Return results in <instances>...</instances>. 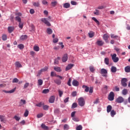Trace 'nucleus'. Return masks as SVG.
Returning a JSON list of instances; mask_svg holds the SVG:
<instances>
[{
  "instance_id": "69168bd1",
  "label": "nucleus",
  "mask_w": 130,
  "mask_h": 130,
  "mask_svg": "<svg viewBox=\"0 0 130 130\" xmlns=\"http://www.w3.org/2000/svg\"><path fill=\"white\" fill-rule=\"evenodd\" d=\"M53 43H57L58 42V39L55 38L53 40Z\"/></svg>"
},
{
  "instance_id": "4c0bfd02",
  "label": "nucleus",
  "mask_w": 130,
  "mask_h": 130,
  "mask_svg": "<svg viewBox=\"0 0 130 130\" xmlns=\"http://www.w3.org/2000/svg\"><path fill=\"white\" fill-rule=\"evenodd\" d=\"M43 105H44V103L40 102L39 104H37L36 105V106H37V107H41L42 106H43Z\"/></svg>"
},
{
  "instance_id": "cd10ccee",
  "label": "nucleus",
  "mask_w": 130,
  "mask_h": 130,
  "mask_svg": "<svg viewBox=\"0 0 130 130\" xmlns=\"http://www.w3.org/2000/svg\"><path fill=\"white\" fill-rule=\"evenodd\" d=\"M112 73H116L117 69L116 67L112 66L111 69Z\"/></svg>"
},
{
  "instance_id": "423d86ee",
  "label": "nucleus",
  "mask_w": 130,
  "mask_h": 130,
  "mask_svg": "<svg viewBox=\"0 0 130 130\" xmlns=\"http://www.w3.org/2000/svg\"><path fill=\"white\" fill-rule=\"evenodd\" d=\"M101 74L103 75V77H105V78L107 77V70L105 69H102L101 70Z\"/></svg>"
},
{
  "instance_id": "b1692460",
  "label": "nucleus",
  "mask_w": 130,
  "mask_h": 130,
  "mask_svg": "<svg viewBox=\"0 0 130 130\" xmlns=\"http://www.w3.org/2000/svg\"><path fill=\"white\" fill-rule=\"evenodd\" d=\"M96 44H98L99 46H102V45L104 44V42H103L102 41H98L96 42Z\"/></svg>"
},
{
  "instance_id": "58836bf2",
  "label": "nucleus",
  "mask_w": 130,
  "mask_h": 130,
  "mask_svg": "<svg viewBox=\"0 0 130 130\" xmlns=\"http://www.w3.org/2000/svg\"><path fill=\"white\" fill-rule=\"evenodd\" d=\"M29 115V111L28 110H25V112L24 113V116L25 117H27Z\"/></svg>"
},
{
  "instance_id": "a878e982",
  "label": "nucleus",
  "mask_w": 130,
  "mask_h": 130,
  "mask_svg": "<svg viewBox=\"0 0 130 130\" xmlns=\"http://www.w3.org/2000/svg\"><path fill=\"white\" fill-rule=\"evenodd\" d=\"M43 84V80L42 79H39L38 80V86H42Z\"/></svg>"
},
{
  "instance_id": "6e6552de",
  "label": "nucleus",
  "mask_w": 130,
  "mask_h": 130,
  "mask_svg": "<svg viewBox=\"0 0 130 130\" xmlns=\"http://www.w3.org/2000/svg\"><path fill=\"white\" fill-rule=\"evenodd\" d=\"M124 101V99L122 98V96H119L116 100V102L117 103H122Z\"/></svg>"
},
{
  "instance_id": "864d4df0",
  "label": "nucleus",
  "mask_w": 130,
  "mask_h": 130,
  "mask_svg": "<svg viewBox=\"0 0 130 130\" xmlns=\"http://www.w3.org/2000/svg\"><path fill=\"white\" fill-rule=\"evenodd\" d=\"M23 22L20 21V22H19V28H20V29H23Z\"/></svg>"
},
{
  "instance_id": "e2e57ef3",
  "label": "nucleus",
  "mask_w": 130,
  "mask_h": 130,
  "mask_svg": "<svg viewBox=\"0 0 130 130\" xmlns=\"http://www.w3.org/2000/svg\"><path fill=\"white\" fill-rule=\"evenodd\" d=\"M111 38L114 39V38H118V36H114V34H111Z\"/></svg>"
},
{
  "instance_id": "393cba45",
  "label": "nucleus",
  "mask_w": 130,
  "mask_h": 130,
  "mask_svg": "<svg viewBox=\"0 0 130 130\" xmlns=\"http://www.w3.org/2000/svg\"><path fill=\"white\" fill-rule=\"evenodd\" d=\"M88 35H89V37L90 38H92L94 37V35H95V32H94L93 31H90L88 33Z\"/></svg>"
},
{
  "instance_id": "7c9ffc66",
  "label": "nucleus",
  "mask_w": 130,
  "mask_h": 130,
  "mask_svg": "<svg viewBox=\"0 0 130 130\" xmlns=\"http://www.w3.org/2000/svg\"><path fill=\"white\" fill-rule=\"evenodd\" d=\"M59 96L60 98L62 97V95H63V91L61 90L60 89H59L58 90Z\"/></svg>"
},
{
  "instance_id": "603ef678",
  "label": "nucleus",
  "mask_w": 130,
  "mask_h": 130,
  "mask_svg": "<svg viewBox=\"0 0 130 130\" xmlns=\"http://www.w3.org/2000/svg\"><path fill=\"white\" fill-rule=\"evenodd\" d=\"M83 129V126L82 125H79L76 127V130H82Z\"/></svg>"
},
{
  "instance_id": "ea45409f",
  "label": "nucleus",
  "mask_w": 130,
  "mask_h": 130,
  "mask_svg": "<svg viewBox=\"0 0 130 130\" xmlns=\"http://www.w3.org/2000/svg\"><path fill=\"white\" fill-rule=\"evenodd\" d=\"M40 48L38 46H34V50H35V51H37L38 52L40 50Z\"/></svg>"
},
{
  "instance_id": "ddd939ff",
  "label": "nucleus",
  "mask_w": 130,
  "mask_h": 130,
  "mask_svg": "<svg viewBox=\"0 0 130 130\" xmlns=\"http://www.w3.org/2000/svg\"><path fill=\"white\" fill-rule=\"evenodd\" d=\"M55 100V97L53 95H52L49 100V103H54Z\"/></svg>"
},
{
  "instance_id": "09e8293b",
  "label": "nucleus",
  "mask_w": 130,
  "mask_h": 130,
  "mask_svg": "<svg viewBox=\"0 0 130 130\" xmlns=\"http://www.w3.org/2000/svg\"><path fill=\"white\" fill-rule=\"evenodd\" d=\"M33 6L34 7H39V6H40V4L39 3V2H34L33 3Z\"/></svg>"
},
{
  "instance_id": "6ab92c4d",
  "label": "nucleus",
  "mask_w": 130,
  "mask_h": 130,
  "mask_svg": "<svg viewBox=\"0 0 130 130\" xmlns=\"http://www.w3.org/2000/svg\"><path fill=\"white\" fill-rule=\"evenodd\" d=\"M15 67H16V68H22V64H21V63H20V62L19 61H16V62H15Z\"/></svg>"
},
{
  "instance_id": "4be33fe9",
  "label": "nucleus",
  "mask_w": 130,
  "mask_h": 130,
  "mask_svg": "<svg viewBox=\"0 0 130 130\" xmlns=\"http://www.w3.org/2000/svg\"><path fill=\"white\" fill-rule=\"evenodd\" d=\"M28 38V36L27 35H22L20 37V40H25Z\"/></svg>"
},
{
  "instance_id": "4468645a",
  "label": "nucleus",
  "mask_w": 130,
  "mask_h": 130,
  "mask_svg": "<svg viewBox=\"0 0 130 130\" xmlns=\"http://www.w3.org/2000/svg\"><path fill=\"white\" fill-rule=\"evenodd\" d=\"M112 106H111V105H108L107 107V112L108 113H109V112H111L112 111Z\"/></svg>"
},
{
  "instance_id": "13d9d810",
  "label": "nucleus",
  "mask_w": 130,
  "mask_h": 130,
  "mask_svg": "<svg viewBox=\"0 0 130 130\" xmlns=\"http://www.w3.org/2000/svg\"><path fill=\"white\" fill-rule=\"evenodd\" d=\"M19 79L18 78H14L13 79L12 83H18Z\"/></svg>"
},
{
  "instance_id": "c03bdc74",
  "label": "nucleus",
  "mask_w": 130,
  "mask_h": 130,
  "mask_svg": "<svg viewBox=\"0 0 130 130\" xmlns=\"http://www.w3.org/2000/svg\"><path fill=\"white\" fill-rule=\"evenodd\" d=\"M15 20H16V21H17V22H19V23L21 22V17L19 16H16L15 17Z\"/></svg>"
},
{
  "instance_id": "aec40b11",
  "label": "nucleus",
  "mask_w": 130,
  "mask_h": 130,
  "mask_svg": "<svg viewBox=\"0 0 130 130\" xmlns=\"http://www.w3.org/2000/svg\"><path fill=\"white\" fill-rule=\"evenodd\" d=\"M125 73H130V66H128L124 68Z\"/></svg>"
},
{
  "instance_id": "338daca9",
  "label": "nucleus",
  "mask_w": 130,
  "mask_h": 130,
  "mask_svg": "<svg viewBox=\"0 0 130 130\" xmlns=\"http://www.w3.org/2000/svg\"><path fill=\"white\" fill-rule=\"evenodd\" d=\"M29 12H30V14H31V15H33V14L35 13V11L34 10V9H31L29 10Z\"/></svg>"
},
{
  "instance_id": "9d476101",
  "label": "nucleus",
  "mask_w": 130,
  "mask_h": 130,
  "mask_svg": "<svg viewBox=\"0 0 130 130\" xmlns=\"http://www.w3.org/2000/svg\"><path fill=\"white\" fill-rule=\"evenodd\" d=\"M104 40H105V41L108 43V38H109V35H108V34H104L103 37Z\"/></svg>"
},
{
  "instance_id": "2f4dec72",
  "label": "nucleus",
  "mask_w": 130,
  "mask_h": 130,
  "mask_svg": "<svg viewBox=\"0 0 130 130\" xmlns=\"http://www.w3.org/2000/svg\"><path fill=\"white\" fill-rule=\"evenodd\" d=\"M128 92V91H127V89H124L122 91V94L123 95H126V94H127Z\"/></svg>"
},
{
  "instance_id": "a19ab883",
  "label": "nucleus",
  "mask_w": 130,
  "mask_h": 130,
  "mask_svg": "<svg viewBox=\"0 0 130 130\" xmlns=\"http://www.w3.org/2000/svg\"><path fill=\"white\" fill-rule=\"evenodd\" d=\"M47 32L49 35L52 34V29H51V28H48L47 29Z\"/></svg>"
},
{
  "instance_id": "3c124183",
  "label": "nucleus",
  "mask_w": 130,
  "mask_h": 130,
  "mask_svg": "<svg viewBox=\"0 0 130 130\" xmlns=\"http://www.w3.org/2000/svg\"><path fill=\"white\" fill-rule=\"evenodd\" d=\"M51 5L52 6V7H55V6H56V5H57V2L56 1H54L51 2Z\"/></svg>"
},
{
  "instance_id": "5701e85b",
  "label": "nucleus",
  "mask_w": 130,
  "mask_h": 130,
  "mask_svg": "<svg viewBox=\"0 0 130 130\" xmlns=\"http://www.w3.org/2000/svg\"><path fill=\"white\" fill-rule=\"evenodd\" d=\"M54 83L56 84L57 85H60L61 84V81L59 79H55L54 80Z\"/></svg>"
},
{
  "instance_id": "8fccbe9b",
  "label": "nucleus",
  "mask_w": 130,
  "mask_h": 130,
  "mask_svg": "<svg viewBox=\"0 0 130 130\" xmlns=\"http://www.w3.org/2000/svg\"><path fill=\"white\" fill-rule=\"evenodd\" d=\"M78 107V104L76 103H74L72 104V108H76Z\"/></svg>"
},
{
  "instance_id": "0eeeda50",
  "label": "nucleus",
  "mask_w": 130,
  "mask_h": 130,
  "mask_svg": "<svg viewBox=\"0 0 130 130\" xmlns=\"http://www.w3.org/2000/svg\"><path fill=\"white\" fill-rule=\"evenodd\" d=\"M108 100L110 101H113L114 100V92H111L108 96Z\"/></svg>"
},
{
  "instance_id": "1a4fd4ad",
  "label": "nucleus",
  "mask_w": 130,
  "mask_h": 130,
  "mask_svg": "<svg viewBox=\"0 0 130 130\" xmlns=\"http://www.w3.org/2000/svg\"><path fill=\"white\" fill-rule=\"evenodd\" d=\"M15 91H16V87L9 91L4 90H3V92L6 93V94H12V93H14Z\"/></svg>"
},
{
  "instance_id": "72a5a7b5",
  "label": "nucleus",
  "mask_w": 130,
  "mask_h": 130,
  "mask_svg": "<svg viewBox=\"0 0 130 130\" xmlns=\"http://www.w3.org/2000/svg\"><path fill=\"white\" fill-rule=\"evenodd\" d=\"M8 37L7 36V35L4 34L2 35V40H3V41H6Z\"/></svg>"
},
{
  "instance_id": "f257e3e1",
  "label": "nucleus",
  "mask_w": 130,
  "mask_h": 130,
  "mask_svg": "<svg viewBox=\"0 0 130 130\" xmlns=\"http://www.w3.org/2000/svg\"><path fill=\"white\" fill-rule=\"evenodd\" d=\"M82 88H84V90L85 92H89V93H90L92 94L93 93V87H90V88L87 86V85H83Z\"/></svg>"
},
{
  "instance_id": "412c9836",
  "label": "nucleus",
  "mask_w": 130,
  "mask_h": 130,
  "mask_svg": "<svg viewBox=\"0 0 130 130\" xmlns=\"http://www.w3.org/2000/svg\"><path fill=\"white\" fill-rule=\"evenodd\" d=\"M19 104H20V106H23V105H24V104H26V100H21Z\"/></svg>"
},
{
  "instance_id": "c85d7f7f",
  "label": "nucleus",
  "mask_w": 130,
  "mask_h": 130,
  "mask_svg": "<svg viewBox=\"0 0 130 130\" xmlns=\"http://www.w3.org/2000/svg\"><path fill=\"white\" fill-rule=\"evenodd\" d=\"M110 114L112 117H114V115L116 114V112H115L114 110H112V111H111Z\"/></svg>"
},
{
  "instance_id": "5fc2aeb1",
  "label": "nucleus",
  "mask_w": 130,
  "mask_h": 130,
  "mask_svg": "<svg viewBox=\"0 0 130 130\" xmlns=\"http://www.w3.org/2000/svg\"><path fill=\"white\" fill-rule=\"evenodd\" d=\"M48 70V68L47 67H45L44 68L40 70V71L42 73L43 72H46V71H47Z\"/></svg>"
},
{
  "instance_id": "0e129e2a",
  "label": "nucleus",
  "mask_w": 130,
  "mask_h": 130,
  "mask_svg": "<svg viewBox=\"0 0 130 130\" xmlns=\"http://www.w3.org/2000/svg\"><path fill=\"white\" fill-rule=\"evenodd\" d=\"M43 116V114H39L37 115V117L38 118H41Z\"/></svg>"
},
{
  "instance_id": "dca6fc26",
  "label": "nucleus",
  "mask_w": 130,
  "mask_h": 130,
  "mask_svg": "<svg viewBox=\"0 0 130 130\" xmlns=\"http://www.w3.org/2000/svg\"><path fill=\"white\" fill-rule=\"evenodd\" d=\"M0 119L1 122H6V117L4 115H0Z\"/></svg>"
},
{
  "instance_id": "bb28decb",
  "label": "nucleus",
  "mask_w": 130,
  "mask_h": 130,
  "mask_svg": "<svg viewBox=\"0 0 130 130\" xmlns=\"http://www.w3.org/2000/svg\"><path fill=\"white\" fill-rule=\"evenodd\" d=\"M54 71L57 72L58 73H60V72H61V69L60 67H54Z\"/></svg>"
},
{
  "instance_id": "f704fd0d",
  "label": "nucleus",
  "mask_w": 130,
  "mask_h": 130,
  "mask_svg": "<svg viewBox=\"0 0 130 130\" xmlns=\"http://www.w3.org/2000/svg\"><path fill=\"white\" fill-rule=\"evenodd\" d=\"M89 71L91 73H94L95 72V68H94V66L89 67Z\"/></svg>"
},
{
  "instance_id": "6e6d98bb",
  "label": "nucleus",
  "mask_w": 130,
  "mask_h": 130,
  "mask_svg": "<svg viewBox=\"0 0 130 130\" xmlns=\"http://www.w3.org/2000/svg\"><path fill=\"white\" fill-rule=\"evenodd\" d=\"M30 31H34V30H35V26H34V25L31 24L30 26Z\"/></svg>"
},
{
  "instance_id": "680f3d73",
  "label": "nucleus",
  "mask_w": 130,
  "mask_h": 130,
  "mask_svg": "<svg viewBox=\"0 0 130 130\" xmlns=\"http://www.w3.org/2000/svg\"><path fill=\"white\" fill-rule=\"evenodd\" d=\"M72 96H73V97H76V96H77V91L72 92Z\"/></svg>"
},
{
  "instance_id": "f8f14e48",
  "label": "nucleus",
  "mask_w": 130,
  "mask_h": 130,
  "mask_svg": "<svg viewBox=\"0 0 130 130\" xmlns=\"http://www.w3.org/2000/svg\"><path fill=\"white\" fill-rule=\"evenodd\" d=\"M15 30V26H9L8 27V31L9 33H12Z\"/></svg>"
},
{
  "instance_id": "f03ea898",
  "label": "nucleus",
  "mask_w": 130,
  "mask_h": 130,
  "mask_svg": "<svg viewBox=\"0 0 130 130\" xmlns=\"http://www.w3.org/2000/svg\"><path fill=\"white\" fill-rule=\"evenodd\" d=\"M78 104L81 107H83V106L85 105V100H84V98H80L78 99Z\"/></svg>"
},
{
  "instance_id": "7ed1b4c3",
  "label": "nucleus",
  "mask_w": 130,
  "mask_h": 130,
  "mask_svg": "<svg viewBox=\"0 0 130 130\" xmlns=\"http://www.w3.org/2000/svg\"><path fill=\"white\" fill-rule=\"evenodd\" d=\"M127 82V79L122 78L121 81V86L124 87H126L127 86V83H126Z\"/></svg>"
},
{
  "instance_id": "f3484780",
  "label": "nucleus",
  "mask_w": 130,
  "mask_h": 130,
  "mask_svg": "<svg viewBox=\"0 0 130 130\" xmlns=\"http://www.w3.org/2000/svg\"><path fill=\"white\" fill-rule=\"evenodd\" d=\"M63 7L65 9H69V8H70V7H71V4H70V3H66L63 4Z\"/></svg>"
},
{
  "instance_id": "49530a36",
  "label": "nucleus",
  "mask_w": 130,
  "mask_h": 130,
  "mask_svg": "<svg viewBox=\"0 0 130 130\" xmlns=\"http://www.w3.org/2000/svg\"><path fill=\"white\" fill-rule=\"evenodd\" d=\"M17 47L19 48V49H24V45L19 44L17 46Z\"/></svg>"
},
{
  "instance_id": "20e7f679",
  "label": "nucleus",
  "mask_w": 130,
  "mask_h": 130,
  "mask_svg": "<svg viewBox=\"0 0 130 130\" xmlns=\"http://www.w3.org/2000/svg\"><path fill=\"white\" fill-rule=\"evenodd\" d=\"M111 56L112 57V59L114 62H117L119 60V58L116 57V54H111Z\"/></svg>"
},
{
  "instance_id": "a211bd4d",
  "label": "nucleus",
  "mask_w": 130,
  "mask_h": 130,
  "mask_svg": "<svg viewBox=\"0 0 130 130\" xmlns=\"http://www.w3.org/2000/svg\"><path fill=\"white\" fill-rule=\"evenodd\" d=\"M73 67H74L73 64H68V66L66 68V71H69V70H71V69H72L73 68Z\"/></svg>"
},
{
  "instance_id": "79ce46f5",
  "label": "nucleus",
  "mask_w": 130,
  "mask_h": 130,
  "mask_svg": "<svg viewBox=\"0 0 130 130\" xmlns=\"http://www.w3.org/2000/svg\"><path fill=\"white\" fill-rule=\"evenodd\" d=\"M42 93L43 94H47L48 93H49V89H45L43 90Z\"/></svg>"
},
{
  "instance_id": "052dcab7",
  "label": "nucleus",
  "mask_w": 130,
  "mask_h": 130,
  "mask_svg": "<svg viewBox=\"0 0 130 130\" xmlns=\"http://www.w3.org/2000/svg\"><path fill=\"white\" fill-rule=\"evenodd\" d=\"M99 103V99H96L93 102V104H98Z\"/></svg>"
},
{
  "instance_id": "c756f323",
  "label": "nucleus",
  "mask_w": 130,
  "mask_h": 130,
  "mask_svg": "<svg viewBox=\"0 0 130 130\" xmlns=\"http://www.w3.org/2000/svg\"><path fill=\"white\" fill-rule=\"evenodd\" d=\"M60 59V58L59 57H57L56 59L54 60V64H58V61Z\"/></svg>"
},
{
  "instance_id": "c9c22d12",
  "label": "nucleus",
  "mask_w": 130,
  "mask_h": 130,
  "mask_svg": "<svg viewBox=\"0 0 130 130\" xmlns=\"http://www.w3.org/2000/svg\"><path fill=\"white\" fill-rule=\"evenodd\" d=\"M63 129L64 130H69L70 129V126L68 124H64L63 126Z\"/></svg>"
},
{
  "instance_id": "e433bc0d",
  "label": "nucleus",
  "mask_w": 130,
  "mask_h": 130,
  "mask_svg": "<svg viewBox=\"0 0 130 130\" xmlns=\"http://www.w3.org/2000/svg\"><path fill=\"white\" fill-rule=\"evenodd\" d=\"M104 62L108 66V64H109V58H105L104 60Z\"/></svg>"
},
{
  "instance_id": "2eb2a0df",
  "label": "nucleus",
  "mask_w": 130,
  "mask_h": 130,
  "mask_svg": "<svg viewBox=\"0 0 130 130\" xmlns=\"http://www.w3.org/2000/svg\"><path fill=\"white\" fill-rule=\"evenodd\" d=\"M72 84L75 87H78V86H79V81L74 80L72 82Z\"/></svg>"
},
{
  "instance_id": "774afa93",
  "label": "nucleus",
  "mask_w": 130,
  "mask_h": 130,
  "mask_svg": "<svg viewBox=\"0 0 130 130\" xmlns=\"http://www.w3.org/2000/svg\"><path fill=\"white\" fill-rule=\"evenodd\" d=\"M95 11H96V12H94L93 13V14H94V15H96L97 16H98V15H99V10H95Z\"/></svg>"
},
{
  "instance_id": "de8ad7c7",
  "label": "nucleus",
  "mask_w": 130,
  "mask_h": 130,
  "mask_svg": "<svg viewBox=\"0 0 130 130\" xmlns=\"http://www.w3.org/2000/svg\"><path fill=\"white\" fill-rule=\"evenodd\" d=\"M14 119H15V120H16V121H19V120H20V119H21V117L15 115L14 117Z\"/></svg>"
},
{
  "instance_id": "473e14b6",
  "label": "nucleus",
  "mask_w": 130,
  "mask_h": 130,
  "mask_svg": "<svg viewBox=\"0 0 130 130\" xmlns=\"http://www.w3.org/2000/svg\"><path fill=\"white\" fill-rule=\"evenodd\" d=\"M41 127H42V128H43L44 129H46V130L48 129V126H46L44 123L42 124Z\"/></svg>"
},
{
  "instance_id": "39448f33",
  "label": "nucleus",
  "mask_w": 130,
  "mask_h": 130,
  "mask_svg": "<svg viewBox=\"0 0 130 130\" xmlns=\"http://www.w3.org/2000/svg\"><path fill=\"white\" fill-rule=\"evenodd\" d=\"M41 21H42L43 23H44V24L47 25V26H48V27H49V26H51V24H50V23L48 22V20H47V18H42L41 19Z\"/></svg>"
},
{
  "instance_id": "4d7b16f0",
  "label": "nucleus",
  "mask_w": 130,
  "mask_h": 130,
  "mask_svg": "<svg viewBox=\"0 0 130 130\" xmlns=\"http://www.w3.org/2000/svg\"><path fill=\"white\" fill-rule=\"evenodd\" d=\"M71 82H72V78H70L67 83L68 86H72V84H71Z\"/></svg>"
},
{
  "instance_id": "9b49d317",
  "label": "nucleus",
  "mask_w": 130,
  "mask_h": 130,
  "mask_svg": "<svg viewBox=\"0 0 130 130\" xmlns=\"http://www.w3.org/2000/svg\"><path fill=\"white\" fill-rule=\"evenodd\" d=\"M68 58V54H64V55L63 56V57L62 58V62H66V61H67Z\"/></svg>"
},
{
  "instance_id": "a18cd8bd",
  "label": "nucleus",
  "mask_w": 130,
  "mask_h": 130,
  "mask_svg": "<svg viewBox=\"0 0 130 130\" xmlns=\"http://www.w3.org/2000/svg\"><path fill=\"white\" fill-rule=\"evenodd\" d=\"M43 108L44 110H48V108H49V106L47 105H43Z\"/></svg>"
},
{
  "instance_id": "37998d69",
  "label": "nucleus",
  "mask_w": 130,
  "mask_h": 130,
  "mask_svg": "<svg viewBox=\"0 0 130 130\" xmlns=\"http://www.w3.org/2000/svg\"><path fill=\"white\" fill-rule=\"evenodd\" d=\"M92 20H93V21H94V22H95V23L96 24H98V25H100V23H99V21H98V20H97V19H96V18L95 17H92Z\"/></svg>"
},
{
  "instance_id": "bf43d9fd",
  "label": "nucleus",
  "mask_w": 130,
  "mask_h": 130,
  "mask_svg": "<svg viewBox=\"0 0 130 130\" xmlns=\"http://www.w3.org/2000/svg\"><path fill=\"white\" fill-rule=\"evenodd\" d=\"M28 86H29V83L27 82L24 84L23 88L24 89H26L28 88Z\"/></svg>"
}]
</instances>
